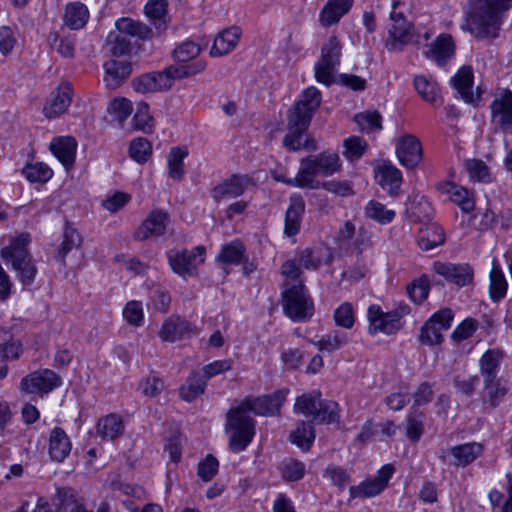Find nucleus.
<instances>
[{
  "mask_svg": "<svg viewBox=\"0 0 512 512\" xmlns=\"http://www.w3.org/2000/svg\"><path fill=\"white\" fill-rule=\"evenodd\" d=\"M288 390H277L258 397L247 396L238 406L226 413L225 429L230 432L229 448L238 453L246 449L255 435V420L248 415L272 416L279 414Z\"/></svg>",
  "mask_w": 512,
  "mask_h": 512,
  "instance_id": "nucleus-1",
  "label": "nucleus"
},
{
  "mask_svg": "<svg viewBox=\"0 0 512 512\" xmlns=\"http://www.w3.org/2000/svg\"><path fill=\"white\" fill-rule=\"evenodd\" d=\"M321 93L314 87L305 89L287 112V133L283 146L289 151L301 150L300 143L310 126L312 117L321 104Z\"/></svg>",
  "mask_w": 512,
  "mask_h": 512,
  "instance_id": "nucleus-2",
  "label": "nucleus"
},
{
  "mask_svg": "<svg viewBox=\"0 0 512 512\" xmlns=\"http://www.w3.org/2000/svg\"><path fill=\"white\" fill-rule=\"evenodd\" d=\"M281 273L285 277V289L282 292L283 309L293 321L303 322L310 319L314 312L313 302L306 294L301 270L295 260H287L281 266Z\"/></svg>",
  "mask_w": 512,
  "mask_h": 512,
  "instance_id": "nucleus-3",
  "label": "nucleus"
},
{
  "mask_svg": "<svg viewBox=\"0 0 512 512\" xmlns=\"http://www.w3.org/2000/svg\"><path fill=\"white\" fill-rule=\"evenodd\" d=\"M512 5V0H472L467 14L470 31L479 39L499 36L502 16Z\"/></svg>",
  "mask_w": 512,
  "mask_h": 512,
  "instance_id": "nucleus-4",
  "label": "nucleus"
},
{
  "mask_svg": "<svg viewBox=\"0 0 512 512\" xmlns=\"http://www.w3.org/2000/svg\"><path fill=\"white\" fill-rule=\"evenodd\" d=\"M116 30L111 31L105 42V49L113 56L130 53L132 44L130 38L148 40L153 37L152 29L131 18H121L115 23Z\"/></svg>",
  "mask_w": 512,
  "mask_h": 512,
  "instance_id": "nucleus-5",
  "label": "nucleus"
},
{
  "mask_svg": "<svg viewBox=\"0 0 512 512\" xmlns=\"http://www.w3.org/2000/svg\"><path fill=\"white\" fill-rule=\"evenodd\" d=\"M30 241V235L22 233L1 250V257L11 263L17 272L18 279L24 286L31 285L37 273L36 265L27 249Z\"/></svg>",
  "mask_w": 512,
  "mask_h": 512,
  "instance_id": "nucleus-6",
  "label": "nucleus"
},
{
  "mask_svg": "<svg viewBox=\"0 0 512 512\" xmlns=\"http://www.w3.org/2000/svg\"><path fill=\"white\" fill-rule=\"evenodd\" d=\"M342 168L339 154L331 151H323L316 155H310L300 160L299 176L301 178L302 189L314 188L316 176L329 177L338 173Z\"/></svg>",
  "mask_w": 512,
  "mask_h": 512,
  "instance_id": "nucleus-7",
  "label": "nucleus"
},
{
  "mask_svg": "<svg viewBox=\"0 0 512 512\" xmlns=\"http://www.w3.org/2000/svg\"><path fill=\"white\" fill-rule=\"evenodd\" d=\"M294 412L312 417V422L333 423L339 418L338 404L321 398L320 391L304 393L296 398Z\"/></svg>",
  "mask_w": 512,
  "mask_h": 512,
  "instance_id": "nucleus-8",
  "label": "nucleus"
},
{
  "mask_svg": "<svg viewBox=\"0 0 512 512\" xmlns=\"http://www.w3.org/2000/svg\"><path fill=\"white\" fill-rule=\"evenodd\" d=\"M341 52L339 39L335 35L330 36L323 44L321 56L314 67L317 82L326 86L335 82L334 73L340 64Z\"/></svg>",
  "mask_w": 512,
  "mask_h": 512,
  "instance_id": "nucleus-9",
  "label": "nucleus"
},
{
  "mask_svg": "<svg viewBox=\"0 0 512 512\" xmlns=\"http://www.w3.org/2000/svg\"><path fill=\"white\" fill-rule=\"evenodd\" d=\"M454 313L450 308H443L431 315L420 329L419 342L423 345L434 346L443 342L442 332L451 327Z\"/></svg>",
  "mask_w": 512,
  "mask_h": 512,
  "instance_id": "nucleus-10",
  "label": "nucleus"
},
{
  "mask_svg": "<svg viewBox=\"0 0 512 512\" xmlns=\"http://www.w3.org/2000/svg\"><path fill=\"white\" fill-rule=\"evenodd\" d=\"M489 108L495 129L512 134V91L507 88L497 90Z\"/></svg>",
  "mask_w": 512,
  "mask_h": 512,
  "instance_id": "nucleus-11",
  "label": "nucleus"
},
{
  "mask_svg": "<svg viewBox=\"0 0 512 512\" xmlns=\"http://www.w3.org/2000/svg\"><path fill=\"white\" fill-rule=\"evenodd\" d=\"M62 384L61 377L50 369H40L21 379L20 390L26 394L44 395Z\"/></svg>",
  "mask_w": 512,
  "mask_h": 512,
  "instance_id": "nucleus-12",
  "label": "nucleus"
},
{
  "mask_svg": "<svg viewBox=\"0 0 512 512\" xmlns=\"http://www.w3.org/2000/svg\"><path fill=\"white\" fill-rule=\"evenodd\" d=\"M390 19L392 24L388 30L386 47L390 51H402L406 45L413 42V24L406 20L401 12L391 11Z\"/></svg>",
  "mask_w": 512,
  "mask_h": 512,
  "instance_id": "nucleus-13",
  "label": "nucleus"
},
{
  "mask_svg": "<svg viewBox=\"0 0 512 512\" xmlns=\"http://www.w3.org/2000/svg\"><path fill=\"white\" fill-rule=\"evenodd\" d=\"M171 66L162 71L143 74L135 78L132 82L136 92L151 93L157 91L169 90L175 80Z\"/></svg>",
  "mask_w": 512,
  "mask_h": 512,
  "instance_id": "nucleus-14",
  "label": "nucleus"
},
{
  "mask_svg": "<svg viewBox=\"0 0 512 512\" xmlns=\"http://www.w3.org/2000/svg\"><path fill=\"white\" fill-rule=\"evenodd\" d=\"M205 248L196 246L191 250H182L175 254L169 253V264L172 270L182 276L192 275L196 267L204 262Z\"/></svg>",
  "mask_w": 512,
  "mask_h": 512,
  "instance_id": "nucleus-15",
  "label": "nucleus"
},
{
  "mask_svg": "<svg viewBox=\"0 0 512 512\" xmlns=\"http://www.w3.org/2000/svg\"><path fill=\"white\" fill-rule=\"evenodd\" d=\"M432 269L447 282L453 283L459 287L471 284L474 277L473 269L467 263L455 264L435 261Z\"/></svg>",
  "mask_w": 512,
  "mask_h": 512,
  "instance_id": "nucleus-16",
  "label": "nucleus"
},
{
  "mask_svg": "<svg viewBox=\"0 0 512 512\" xmlns=\"http://www.w3.org/2000/svg\"><path fill=\"white\" fill-rule=\"evenodd\" d=\"M399 162L408 169L415 168L422 159V146L418 138L412 134L402 136L396 144Z\"/></svg>",
  "mask_w": 512,
  "mask_h": 512,
  "instance_id": "nucleus-17",
  "label": "nucleus"
},
{
  "mask_svg": "<svg viewBox=\"0 0 512 512\" xmlns=\"http://www.w3.org/2000/svg\"><path fill=\"white\" fill-rule=\"evenodd\" d=\"M168 221V213L160 209L153 210L135 231V239L144 241L150 237L163 235L166 231Z\"/></svg>",
  "mask_w": 512,
  "mask_h": 512,
  "instance_id": "nucleus-18",
  "label": "nucleus"
},
{
  "mask_svg": "<svg viewBox=\"0 0 512 512\" xmlns=\"http://www.w3.org/2000/svg\"><path fill=\"white\" fill-rule=\"evenodd\" d=\"M367 316L369 320V333L372 335L378 332L392 335L401 328V323H398L390 312L384 313L379 305L369 306Z\"/></svg>",
  "mask_w": 512,
  "mask_h": 512,
  "instance_id": "nucleus-19",
  "label": "nucleus"
},
{
  "mask_svg": "<svg viewBox=\"0 0 512 512\" xmlns=\"http://www.w3.org/2000/svg\"><path fill=\"white\" fill-rule=\"evenodd\" d=\"M249 184L250 178L247 175H232L213 188L212 197L217 202L224 198H236L245 192Z\"/></svg>",
  "mask_w": 512,
  "mask_h": 512,
  "instance_id": "nucleus-20",
  "label": "nucleus"
},
{
  "mask_svg": "<svg viewBox=\"0 0 512 512\" xmlns=\"http://www.w3.org/2000/svg\"><path fill=\"white\" fill-rule=\"evenodd\" d=\"M72 88L68 83H62L55 92L51 93L43 112L48 118H55L63 114L70 106Z\"/></svg>",
  "mask_w": 512,
  "mask_h": 512,
  "instance_id": "nucleus-21",
  "label": "nucleus"
},
{
  "mask_svg": "<svg viewBox=\"0 0 512 512\" xmlns=\"http://www.w3.org/2000/svg\"><path fill=\"white\" fill-rule=\"evenodd\" d=\"M455 51L453 38L450 34H440L425 52L427 58L434 60L439 66L446 64Z\"/></svg>",
  "mask_w": 512,
  "mask_h": 512,
  "instance_id": "nucleus-22",
  "label": "nucleus"
},
{
  "mask_svg": "<svg viewBox=\"0 0 512 512\" xmlns=\"http://www.w3.org/2000/svg\"><path fill=\"white\" fill-rule=\"evenodd\" d=\"M445 242L443 228L437 223H425L418 231L417 244L422 251H430Z\"/></svg>",
  "mask_w": 512,
  "mask_h": 512,
  "instance_id": "nucleus-23",
  "label": "nucleus"
},
{
  "mask_svg": "<svg viewBox=\"0 0 512 512\" xmlns=\"http://www.w3.org/2000/svg\"><path fill=\"white\" fill-rule=\"evenodd\" d=\"M77 142L73 137H58L50 144L53 155L66 169L71 168L75 162Z\"/></svg>",
  "mask_w": 512,
  "mask_h": 512,
  "instance_id": "nucleus-24",
  "label": "nucleus"
},
{
  "mask_svg": "<svg viewBox=\"0 0 512 512\" xmlns=\"http://www.w3.org/2000/svg\"><path fill=\"white\" fill-rule=\"evenodd\" d=\"M192 331L191 324L179 316H171L164 321L159 331V337L165 342L181 340Z\"/></svg>",
  "mask_w": 512,
  "mask_h": 512,
  "instance_id": "nucleus-25",
  "label": "nucleus"
},
{
  "mask_svg": "<svg viewBox=\"0 0 512 512\" xmlns=\"http://www.w3.org/2000/svg\"><path fill=\"white\" fill-rule=\"evenodd\" d=\"M106 86L117 88L132 72L131 63L126 60H108L104 63Z\"/></svg>",
  "mask_w": 512,
  "mask_h": 512,
  "instance_id": "nucleus-26",
  "label": "nucleus"
},
{
  "mask_svg": "<svg viewBox=\"0 0 512 512\" xmlns=\"http://www.w3.org/2000/svg\"><path fill=\"white\" fill-rule=\"evenodd\" d=\"M71 447L70 439L62 428L55 427L50 432L48 452L51 460L63 462L70 454Z\"/></svg>",
  "mask_w": 512,
  "mask_h": 512,
  "instance_id": "nucleus-27",
  "label": "nucleus"
},
{
  "mask_svg": "<svg viewBox=\"0 0 512 512\" xmlns=\"http://www.w3.org/2000/svg\"><path fill=\"white\" fill-rule=\"evenodd\" d=\"M438 189L443 194L450 195L451 201L458 205L464 213H469L474 209V199L466 188L453 182H446L439 184Z\"/></svg>",
  "mask_w": 512,
  "mask_h": 512,
  "instance_id": "nucleus-28",
  "label": "nucleus"
},
{
  "mask_svg": "<svg viewBox=\"0 0 512 512\" xmlns=\"http://www.w3.org/2000/svg\"><path fill=\"white\" fill-rule=\"evenodd\" d=\"M504 353L500 349H489L480 358V373L484 378V384L491 383L497 378Z\"/></svg>",
  "mask_w": 512,
  "mask_h": 512,
  "instance_id": "nucleus-29",
  "label": "nucleus"
},
{
  "mask_svg": "<svg viewBox=\"0 0 512 512\" xmlns=\"http://www.w3.org/2000/svg\"><path fill=\"white\" fill-rule=\"evenodd\" d=\"M305 210V202L301 196L290 198V205L285 214L284 233L288 236H295L300 230L301 217Z\"/></svg>",
  "mask_w": 512,
  "mask_h": 512,
  "instance_id": "nucleus-30",
  "label": "nucleus"
},
{
  "mask_svg": "<svg viewBox=\"0 0 512 512\" xmlns=\"http://www.w3.org/2000/svg\"><path fill=\"white\" fill-rule=\"evenodd\" d=\"M240 35L241 29L237 26H232L223 30L214 39L210 54L212 56H223L228 54L236 47Z\"/></svg>",
  "mask_w": 512,
  "mask_h": 512,
  "instance_id": "nucleus-31",
  "label": "nucleus"
},
{
  "mask_svg": "<svg viewBox=\"0 0 512 512\" xmlns=\"http://www.w3.org/2000/svg\"><path fill=\"white\" fill-rule=\"evenodd\" d=\"M483 451V445L477 442L456 445L450 449V453L454 457L453 465L457 467H466L474 462L483 453Z\"/></svg>",
  "mask_w": 512,
  "mask_h": 512,
  "instance_id": "nucleus-32",
  "label": "nucleus"
},
{
  "mask_svg": "<svg viewBox=\"0 0 512 512\" xmlns=\"http://www.w3.org/2000/svg\"><path fill=\"white\" fill-rule=\"evenodd\" d=\"M327 255L326 263H330L333 259L328 249L322 247L306 248L298 254V259H294L296 265L300 269L316 270L322 264L323 257Z\"/></svg>",
  "mask_w": 512,
  "mask_h": 512,
  "instance_id": "nucleus-33",
  "label": "nucleus"
},
{
  "mask_svg": "<svg viewBox=\"0 0 512 512\" xmlns=\"http://www.w3.org/2000/svg\"><path fill=\"white\" fill-rule=\"evenodd\" d=\"M376 179L379 185L387 190L390 195H396L402 184L401 171L393 165L385 164L379 167Z\"/></svg>",
  "mask_w": 512,
  "mask_h": 512,
  "instance_id": "nucleus-34",
  "label": "nucleus"
},
{
  "mask_svg": "<svg viewBox=\"0 0 512 512\" xmlns=\"http://www.w3.org/2000/svg\"><path fill=\"white\" fill-rule=\"evenodd\" d=\"M452 86L460 94L466 102L473 100V72L469 66L461 67L458 72L451 78Z\"/></svg>",
  "mask_w": 512,
  "mask_h": 512,
  "instance_id": "nucleus-35",
  "label": "nucleus"
},
{
  "mask_svg": "<svg viewBox=\"0 0 512 512\" xmlns=\"http://www.w3.org/2000/svg\"><path fill=\"white\" fill-rule=\"evenodd\" d=\"M96 431L102 439L113 440L123 433L124 423L120 416L109 414L99 419Z\"/></svg>",
  "mask_w": 512,
  "mask_h": 512,
  "instance_id": "nucleus-36",
  "label": "nucleus"
},
{
  "mask_svg": "<svg viewBox=\"0 0 512 512\" xmlns=\"http://www.w3.org/2000/svg\"><path fill=\"white\" fill-rule=\"evenodd\" d=\"M425 413L411 406L406 417L405 435L411 442H418L424 433Z\"/></svg>",
  "mask_w": 512,
  "mask_h": 512,
  "instance_id": "nucleus-37",
  "label": "nucleus"
},
{
  "mask_svg": "<svg viewBox=\"0 0 512 512\" xmlns=\"http://www.w3.org/2000/svg\"><path fill=\"white\" fill-rule=\"evenodd\" d=\"M62 237L63 239L61 245L57 249L56 258L65 265V258L67 254L73 249H77L81 246L82 237L75 228L69 225V223H66Z\"/></svg>",
  "mask_w": 512,
  "mask_h": 512,
  "instance_id": "nucleus-38",
  "label": "nucleus"
},
{
  "mask_svg": "<svg viewBox=\"0 0 512 512\" xmlns=\"http://www.w3.org/2000/svg\"><path fill=\"white\" fill-rule=\"evenodd\" d=\"M88 18L89 11L83 3L73 2L66 6L64 22L69 28L78 30L84 27Z\"/></svg>",
  "mask_w": 512,
  "mask_h": 512,
  "instance_id": "nucleus-39",
  "label": "nucleus"
},
{
  "mask_svg": "<svg viewBox=\"0 0 512 512\" xmlns=\"http://www.w3.org/2000/svg\"><path fill=\"white\" fill-rule=\"evenodd\" d=\"M207 381L198 373L193 372L186 384L179 389L180 397L186 402H192L205 392Z\"/></svg>",
  "mask_w": 512,
  "mask_h": 512,
  "instance_id": "nucleus-40",
  "label": "nucleus"
},
{
  "mask_svg": "<svg viewBox=\"0 0 512 512\" xmlns=\"http://www.w3.org/2000/svg\"><path fill=\"white\" fill-rule=\"evenodd\" d=\"M245 246L240 240H234L224 245L217 256V261L223 264L238 265L245 258Z\"/></svg>",
  "mask_w": 512,
  "mask_h": 512,
  "instance_id": "nucleus-41",
  "label": "nucleus"
},
{
  "mask_svg": "<svg viewBox=\"0 0 512 512\" xmlns=\"http://www.w3.org/2000/svg\"><path fill=\"white\" fill-rule=\"evenodd\" d=\"M315 439L313 422L300 421L296 429L290 434V440L293 444L303 450H308Z\"/></svg>",
  "mask_w": 512,
  "mask_h": 512,
  "instance_id": "nucleus-42",
  "label": "nucleus"
},
{
  "mask_svg": "<svg viewBox=\"0 0 512 512\" xmlns=\"http://www.w3.org/2000/svg\"><path fill=\"white\" fill-rule=\"evenodd\" d=\"M22 352L21 343L4 329H0V361L16 360Z\"/></svg>",
  "mask_w": 512,
  "mask_h": 512,
  "instance_id": "nucleus-43",
  "label": "nucleus"
},
{
  "mask_svg": "<svg viewBox=\"0 0 512 512\" xmlns=\"http://www.w3.org/2000/svg\"><path fill=\"white\" fill-rule=\"evenodd\" d=\"M414 87L417 93L428 103H435L440 95L438 84L423 75L414 78Z\"/></svg>",
  "mask_w": 512,
  "mask_h": 512,
  "instance_id": "nucleus-44",
  "label": "nucleus"
},
{
  "mask_svg": "<svg viewBox=\"0 0 512 512\" xmlns=\"http://www.w3.org/2000/svg\"><path fill=\"white\" fill-rule=\"evenodd\" d=\"M188 155L185 147H173L168 155V173L172 179L181 180L184 176L183 161Z\"/></svg>",
  "mask_w": 512,
  "mask_h": 512,
  "instance_id": "nucleus-45",
  "label": "nucleus"
},
{
  "mask_svg": "<svg viewBox=\"0 0 512 512\" xmlns=\"http://www.w3.org/2000/svg\"><path fill=\"white\" fill-rule=\"evenodd\" d=\"M167 3L165 0H150L145 6V13L152 21V24L160 32L166 28L164 20Z\"/></svg>",
  "mask_w": 512,
  "mask_h": 512,
  "instance_id": "nucleus-46",
  "label": "nucleus"
},
{
  "mask_svg": "<svg viewBox=\"0 0 512 512\" xmlns=\"http://www.w3.org/2000/svg\"><path fill=\"white\" fill-rule=\"evenodd\" d=\"M365 215L368 218L385 225L393 221L395 211L386 209L385 206L378 201L370 200L365 206Z\"/></svg>",
  "mask_w": 512,
  "mask_h": 512,
  "instance_id": "nucleus-47",
  "label": "nucleus"
},
{
  "mask_svg": "<svg viewBox=\"0 0 512 512\" xmlns=\"http://www.w3.org/2000/svg\"><path fill=\"white\" fill-rule=\"evenodd\" d=\"M348 343L347 333L342 331H333L324 335L319 341L314 344L321 352H334Z\"/></svg>",
  "mask_w": 512,
  "mask_h": 512,
  "instance_id": "nucleus-48",
  "label": "nucleus"
},
{
  "mask_svg": "<svg viewBox=\"0 0 512 512\" xmlns=\"http://www.w3.org/2000/svg\"><path fill=\"white\" fill-rule=\"evenodd\" d=\"M354 121L362 131L368 133L382 129V116L376 110L357 113L354 116Z\"/></svg>",
  "mask_w": 512,
  "mask_h": 512,
  "instance_id": "nucleus-49",
  "label": "nucleus"
},
{
  "mask_svg": "<svg viewBox=\"0 0 512 512\" xmlns=\"http://www.w3.org/2000/svg\"><path fill=\"white\" fill-rule=\"evenodd\" d=\"M384 490L382 484L375 478L367 479L361 482L359 485L351 486L349 488L350 497L362 498V497H373L380 494Z\"/></svg>",
  "mask_w": 512,
  "mask_h": 512,
  "instance_id": "nucleus-50",
  "label": "nucleus"
},
{
  "mask_svg": "<svg viewBox=\"0 0 512 512\" xmlns=\"http://www.w3.org/2000/svg\"><path fill=\"white\" fill-rule=\"evenodd\" d=\"M464 167L470 179L473 181L485 183L491 181L490 169L484 161L480 159H468L464 162Z\"/></svg>",
  "mask_w": 512,
  "mask_h": 512,
  "instance_id": "nucleus-51",
  "label": "nucleus"
},
{
  "mask_svg": "<svg viewBox=\"0 0 512 512\" xmlns=\"http://www.w3.org/2000/svg\"><path fill=\"white\" fill-rule=\"evenodd\" d=\"M21 173L31 183H45L53 175V171L43 163L26 165Z\"/></svg>",
  "mask_w": 512,
  "mask_h": 512,
  "instance_id": "nucleus-52",
  "label": "nucleus"
},
{
  "mask_svg": "<svg viewBox=\"0 0 512 512\" xmlns=\"http://www.w3.org/2000/svg\"><path fill=\"white\" fill-rule=\"evenodd\" d=\"M152 154L151 143L143 137L133 139L129 146V156L137 163L143 164L148 161Z\"/></svg>",
  "mask_w": 512,
  "mask_h": 512,
  "instance_id": "nucleus-53",
  "label": "nucleus"
},
{
  "mask_svg": "<svg viewBox=\"0 0 512 512\" xmlns=\"http://www.w3.org/2000/svg\"><path fill=\"white\" fill-rule=\"evenodd\" d=\"M489 292L494 302H498L506 296L507 282L503 272L498 268H493L490 272Z\"/></svg>",
  "mask_w": 512,
  "mask_h": 512,
  "instance_id": "nucleus-54",
  "label": "nucleus"
},
{
  "mask_svg": "<svg viewBox=\"0 0 512 512\" xmlns=\"http://www.w3.org/2000/svg\"><path fill=\"white\" fill-rule=\"evenodd\" d=\"M343 146V155L349 161L360 159L368 147L367 142L359 136L348 137L344 140Z\"/></svg>",
  "mask_w": 512,
  "mask_h": 512,
  "instance_id": "nucleus-55",
  "label": "nucleus"
},
{
  "mask_svg": "<svg viewBox=\"0 0 512 512\" xmlns=\"http://www.w3.org/2000/svg\"><path fill=\"white\" fill-rule=\"evenodd\" d=\"M429 290L430 281L426 275L415 279L407 286V293L410 299L416 304H421L428 297Z\"/></svg>",
  "mask_w": 512,
  "mask_h": 512,
  "instance_id": "nucleus-56",
  "label": "nucleus"
},
{
  "mask_svg": "<svg viewBox=\"0 0 512 512\" xmlns=\"http://www.w3.org/2000/svg\"><path fill=\"white\" fill-rule=\"evenodd\" d=\"M172 73L174 74L176 79H183L195 76L206 68V61L197 60L194 62H186V63H177L176 65H171Z\"/></svg>",
  "mask_w": 512,
  "mask_h": 512,
  "instance_id": "nucleus-57",
  "label": "nucleus"
},
{
  "mask_svg": "<svg viewBox=\"0 0 512 512\" xmlns=\"http://www.w3.org/2000/svg\"><path fill=\"white\" fill-rule=\"evenodd\" d=\"M200 52V45L188 40L183 42L174 49L173 57L177 63H186L196 58L200 54Z\"/></svg>",
  "mask_w": 512,
  "mask_h": 512,
  "instance_id": "nucleus-58",
  "label": "nucleus"
},
{
  "mask_svg": "<svg viewBox=\"0 0 512 512\" xmlns=\"http://www.w3.org/2000/svg\"><path fill=\"white\" fill-rule=\"evenodd\" d=\"M48 42L61 56L71 58L75 52V42L70 38H59L57 32H50Z\"/></svg>",
  "mask_w": 512,
  "mask_h": 512,
  "instance_id": "nucleus-59",
  "label": "nucleus"
},
{
  "mask_svg": "<svg viewBox=\"0 0 512 512\" xmlns=\"http://www.w3.org/2000/svg\"><path fill=\"white\" fill-rule=\"evenodd\" d=\"M280 471L285 481L294 482L304 477L305 465L296 459H289L282 463Z\"/></svg>",
  "mask_w": 512,
  "mask_h": 512,
  "instance_id": "nucleus-60",
  "label": "nucleus"
},
{
  "mask_svg": "<svg viewBox=\"0 0 512 512\" xmlns=\"http://www.w3.org/2000/svg\"><path fill=\"white\" fill-rule=\"evenodd\" d=\"M479 323L476 319L468 317L456 326L451 334L453 341L459 343L470 338L478 329Z\"/></svg>",
  "mask_w": 512,
  "mask_h": 512,
  "instance_id": "nucleus-61",
  "label": "nucleus"
},
{
  "mask_svg": "<svg viewBox=\"0 0 512 512\" xmlns=\"http://www.w3.org/2000/svg\"><path fill=\"white\" fill-rule=\"evenodd\" d=\"M107 110L115 120L122 123L130 116L132 112V104L125 98L114 99L109 103Z\"/></svg>",
  "mask_w": 512,
  "mask_h": 512,
  "instance_id": "nucleus-62",
  "label": "nucleus"
},
{
  "mask_svg": "<svg viewBox=\"0 0 512 512\" xmlns=\"http://www.w3.org/2000/svg\"><path fill=\"white\" fill-rule=\"evenodd\" d=\"M324 476L329 478L333 485L343 490L350 481V474L346 469L335 464H329L325 471Z\"/></svg>",
  "mask_w": 512,
  "mask_h": 512,
  "instance_id": "nucleus-63",
  "label": "nucleus"
},
{
  "mask_svg": "<svg viewBox=\"0 0 512 512\" xmlns=\"http://www.w3.org/2000/svg\"><path fill=\"white\" fill-rule=\"evenodd\" d=\"M411 215L415 221L429 223L433 216V208L426 198L421 197L419 200L413 202Z\"/></svg>",
  "mask_w": 512,
  "mask_h": 512,
  "instance_id": "nucleus-64",
  "label": "nucleus"
}]
</instances>
